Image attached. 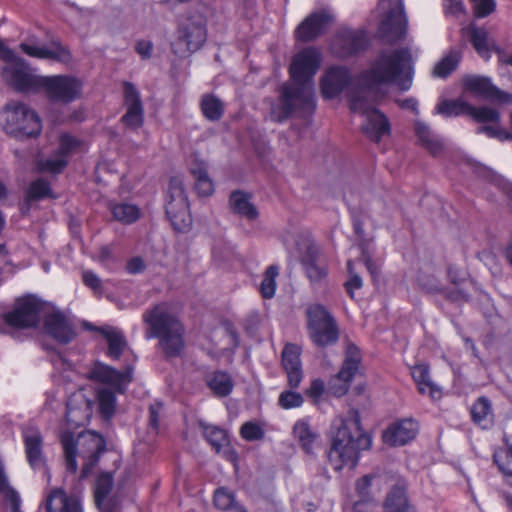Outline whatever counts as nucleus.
I'll use <instances>...</instances> for the list:
<instances>
[{
    "instance_id": "aec40b11",
    "label": "nucleus",
    "mask_w": 512,
    "mask_h": 512,
    "mask_svg": "<svg viewBox=\"0 0 512 512\" xmlns=\"http://www.w3.org/2000/svg\"><path fill=\"white\" fill-rule=\"evenodd\" d=\"M88 377L93 381L111 386L116 392L123 393L132 381V368L127 367L122 372L101 362H96L88 372Z\"/></svg>"
},
{
    "instance_id": "9d476101",
    "label": "nucleus",
    "mask_w": 512,
    "mask_h": 512,
    "mask_svg": "<svg viewBox=\"0 0 512 512\" xmlns=\"http://www.w3.org/2000/svg\"><path fill=\"white\" fill-rule=\"evenodd\" d=\"M5 62L1 77L9 87L21 93H39L43 75L33 73L29 64L15 54Z\"/></svg>"
},
{
    "instance_id": "a211bd4d",
    "label": "nucleus",
    "mask_w": 512,
    "mask_h": 512,
    "mask_svg": "<svg viewBox=\"0 0 512 512\" xmlns=\"http://www.w3.org/2000/svg\"><path fill=\"white\" fill-rule=\"evenodd\" d=\"M42 332L60 344H68L76 337L72 321L59 309L45 312Z\"/></svg>"
},
{
    "instance_id": "b1692460",
    "label": "nucleus",
    "mask_w": 512,
    "mask_h": 512,
    "mask_svg": "<svg viewBox=\"0 0 512 512\" xmlns=\"http://www.w3.org/2000/svg\"><path fill=\"white\" fill-rule=\"evenodd\" d=\"M419 431L418 422L413 418H404L388 426L382 435L389 446H403L412 441Z\"/></svg>"
},
{
    "instance_id": "7ed1b4c3",
    "label": "nucleus",
    "mask_w": 512,
    "mask_h": 512,
    "mask_svg": "<svg viewBox=\"0 0 512 512\" xmlns=\"http://www.w3.org/2000/svg\"><path fill=\"white\" fill-rule=\"evenodd\" d=\"M331 447L328 460L335 471L344 466L354 468L360 458L361 451L372 446V438L363 431L361 417L356 410H351L348 417H336L330 429Z\"/></svg>"
},
{
    "instance_id": "cd10ccee",
    "label": "nucleus",
    "mask_w": 512,
    "mask_h": 512,
    "mask_svg": "<svg viewBox=\"0 0 512 512\" xmlns=\"http://www.w3.org/2000/svg\"><path fill=\"white\" fill-rule=\"evenodd\" d=\"M301 349L295 344H286L282 351V366L287 374L288 385L292 389L299 387L303 379Z\"/></svg>"
},
{
    "instance_id": "5fc2aeb1",
    "label": "nucleus",
    "mask_w": 512,
    "mask_h": 512,
    "mask_svg": "<svg viewBox=\"0 0 512 512\" xmlns=\"http://www.w3.org/2000/svg\"><path fill=\"white\" fill-rule=\"evenodd\" d=\"M347 271L349 273V279L345 283L347 293L351 298H354V291L362 287L361 277L354 271V264L352 260L347 261Z\"/></svg>"
},
{
    "instance_id": "774afa93",
    "label": "nucleus",
    "mask_w": 512,
    "mask_h": 512,
    "mask_svg": "<svg viewBox=\"0 0 512 512\" xmlns=\"http://www.w3.org/2000/svg\"><path fill=\"white\" fill-rule=\"evenodd\" d=\"M7 500L11 503V512H20V497L14 490H9L6 495Z\"/></svg>"
},
{
    "instance_id": "39448f33",
    "label": "nucleus",
    "mask_w": 512,
    "mask_h": 512,
    "mask_svg": "<svg viewBox=\"0 0 512 512\" xmlns=\"http://www.w3.org/2000/svg\"><path fill=\"white\" fill-rule=\"evenodd\" d=\"M45 314V303L33 295L17 298L7 313L0 315V333L19 338V330L37 328Z\"/></svg>"
},
{
    "instance_id": "3c124183",
    "label": "nucleus",
    "mask_w": 512,
    "mask_h": 512,
    "mask_svg": "<svg viewBox=\"0 0 512 512\" xmlns=\"http://www.w3.org/2000/svg\"><path fill=\"white\" fill-rule=\"evenodd\" d=\"M214 505L220 510H234L239 505L235 500L234 493L227 488H218L214 493Z\"/></svg>"
},
{
    "instance_id": "de8ad7c7",
    "label": "nucleus",
    "mask_w": 512,
    "mask_h": 512,
    "mask_svg": "<svg viewBox=\"0 0 512 512\" xmlns=\"http://www.w3.org/2000/svg\"><path fill=\"white\" fill-rule=\"evenodd\" d=\"M471 416L475 423L486 428L491 423V404L485 397H480L471 407Z\"/></svg>"
},
{
    "instance_id": "72a5a7b5",
    "label": "nucleus",
    "mask_w": 512,
    "mask_h": 512,
    "mask_svg": "<svg viewBox=\"0 0 512 512\" xmlns=\"http://www.w3.org/2000/svg\"><path fill=\"white\" fill-rule=\"evenodd\" d=\"M463 32L468 37L478 55L482 58L489 59L493 43L489 39L487 30L471 23L463 29Z\"/></svg>"
},
{
    "instance_id": "c756f323",
    "label": "nucleus",
    "mask_w": 512,
    "mask_h": 512,
    "mask_svg": "<svg viewBox=\"0 0 512 512\" xmlns=\"http://www.w3.org/2000/svg\"><path fill=\"white\" fill-rule=\"evenodd\" d=\"M302 265L312 284L321 282L328 274L327 261L319 248L310 245L303 258Z\"/></svg>"
},
{
    "instance_id": "09e8293b",
    "label": "nucleus",
    "mask_w": 512,
    "mask_h": 512,
    "mask_svg": "<svg viewBox=\"0 0 512 512\" xmlns=\"http://www.w3.org/2000/svg\"><path fill=\"white\" fill-rule=\"evenodd\" d=\"M279 274V268L276 265H270L265 270L263 280L260 284V293L263 298L271 299L276 291V277Z\"/></svg>"
},
{
    "instance_id": "dca6fc26",
    "label": "nucleus",
    "mask_w": 512,
    "mask_h": 512,
    "mask_svg": "<svg viewBox=\"0 0 512 512\" xmlns=\"http://www.w3.org/2000/svg\"><path fill=\"white\" fill-rule=\"evenodd\" d=\"M207 32L203 24L190 21L177 30V38L171 43L172 52L178 57H186L199 50L206 42Z\"/></svg>"
},
{
    "instance_id": "ddd939ff",
    "label": "nucleus",
    "mask_w": 512,
    "mask_h": 512,
    "mask_svg": "<svg viewBox=\"0 0 512 512\" xmlns=\"http://www.w3.org/2000/svg\"><path fill=\"white\" fill-rule=\"evenodd\" d=\"M19 49L25 55L39 60H48L61 64H68L72 60L70 50L59 40H52L49 44L45 45L35 35L25 38L19 44Z\"/></svg>"
},
{
    "instance_id": "37998d69",
    "label": "nucleus",
    "mask_w": 512,
    "mask_h": 512,
    "mask_svg": "<svg viewBox=\"0 0 512 512\" xmlns=\"http://www.w3.org/2000/svg\"><path fill=\"white\" fill-rule=\"evenodd\" d=\"M206 382L214 394L220 397L228 396L232 392L234 386L230 375L223 371L214 372L207 377Z\"/></svg>"
},
{
    "instance_id": "49530a36",
    "label": "nucleus",
    "mask_w": 512,
    "mask_h": 512,
    "mask_svg": "<svg viewBox=\"0 0 512 512\" xmlns=\"http://www.w3.org/2000/svg\"><path fill=\"white\" fill-rule=\"evenodd\" d=\"M99 413L105 419H110L116 409L115 392L108 388H101L97 391Z\"/></svg>"
},
{
    "instance_id": "473e14b6",
    "label": "nucleus",
    "mask_w": 512,
    "mask_h": 512,
    "mask_svg": "<svg viewBox=\"0 0 512 512\" xmlns=\"http://www.w3.org/2000/svg\"><path fill=\"white\" fill-rule=\"evenodd\" d=\"M411 376L418 387V391L421 394L428 393V395L434 400L441 398V389L432 382L430 378L429 366L427 364L421 363L413 366L411 368Z\"/></svg>"
},
{
    "instance_id": "4c0bfd02",
    "label": "nucleus",
    "mask_w": 512,
    "mask_h": 512,
    "mask_svg": "<svg viewBox=\"0 0 512 512\" xmlns=\"http://www.w3.org/2000/svg\"><path fill=\"white\" fill-rule=\"evenodd\" d=\"M293 434L307 454H314L318 435L311 429L307 421L298 420L293 426Z\"/></svg>"
},
{
    "instance_id": "423d86ee",
    "label": "nucleus",
    "mask_w": 512,
    "mask_h": 512,
    "mask_svg": "<svg viewBox=\"0 0 512 512\" xmlns=\"http://www.w3.org/2000/svg\"><path fill=\"white\" fill-rule=\"evenodd\" d=\"M0 125L15 137H35L41 132V120L37 113L21 102H10L0 111Z\"/></svg>"
},
{
    "instance_id": "4be33fe9",
    "label": "nucleus",
    "mask_w": 512,
    "mask_h": 512,
    "mask_svg": "<svg viewBox=\"0 0 512 512\" xmlns=\"http://www.w3.org/2000/svg\"><path fill=\"white\" fill-rule=\"evenodd\" d=\"M123 88L126 113L121 117V122L131 129H138L144 123V107L140 93L131 82H124Z\"/></svg>"
},
{
    "instance_id": "393cba45",
    "label": "nucleus",
    "mask_w": 512,
    "mask_h": 512,
    "mask_svg": "<svg viewBox=\"0 0 512 512\" xmlns=\"http://www.w3.org/2000/svg\"><path fill=\"white\" fill-rule=\"evenodd\" d=\"M22 437L27 461L32 469L43 466V437L38 427L26 425L22 429Z\"/></svg>"
},
{
    "instance_id": "13d9d810",
    "label": "nucleus",
    "mask_w": 512,
    "mask_h": 512,
    "mask_svg": "<svg viewBox=\"0 0 512 512\" xmlns=\"http://www.w3.org/2000/svg\"><path fill=\"white\" fill-rule=\"evenodd\" d=\"M82 280L86 286L90 287L95 292L102 289L101 279L91 270L83 271Z\"/></svg>"
},
{
    "instance_id": "58836bf2",
    "label": "nucleus",
    "mask_w": 512,
    "mask_h": 512,
    "mask_svg": "<svg viewBox=\"0 0 512 512\" xmlns=\"http://www.w3.org/2000/svg\"><path fill=\"white\" fill-rule=\"evenodd\" d=\"M230 206L236 214L255 220L258 217L256 207L249 201V196L242 191H234L230 195Z\"/></svg>"
},
{
    "instance_id": "c03bdc74",
    "label": "nucleus",
    "mask_w": 512,
    "mask_h": 512,
    "mask_svg": "<svg viewBox=\"0 0 512 512\" xmlns=\"http://www.w3.org/2000/svg\"><path fill=\"white\" fill-rule=\"evenodd\" d=\"M203 434L208 443L219 453L222 449L229 446L230 441L227 431L213 425L203 426Z\"/></svg>"
},
{
    "instance_id": "0e129e2a",
    "label": "nucleus",
    "mask_w": 512,
    "mask_h": 512,
    "mask_svg": "<svg viewBox=\"0 0 512 512\" xmlns=\"http://www.w3.org/2000/svg\"><path fill=\"white\" fill-rule=\"evenodd\" d=\"M145 263L141 257H133L126 264V270L130 274H138L144 271Z\"/></svg>"
},
{
    "instance_id": "f704fd0d",
    "label": "nucleus",
    "mask_w": 512,
    "mask_h": 512,
    "mask_svg": "<svg viewBox=\"0 0 512 512\" xmlns=\"http://www.w3.org/2000/svg\"><path fill=\"white\" fill-rule=\"evenodd\" d=\"M414 132L418 142L432 155H438L443 149L441 139L430 129V127L422 122L416 121L414 124Z\"/></svg>"
},
{
    "instance_id": "e2e57ef3",
    "label": "nucleus",
    "mask_w": 512,
    "mask_h": 512,
    "mask_svg": "<svg viewBox=\"0 0 512 512\" xmlns=\"http://www.w3.org/2000/svg\"><path fill=\"white\" fill-rule=\"evenodd\" d=\"M445 12L452 15H458L464 12L463 3L460 0H443Z\"/></svg>"
},
{
    "instance_id": "6e6d98bb",
    "label": "nucleus",
    "mask_w": 512,
    "mask_h": 512,
    "mask_svg": "<svg viewBox=\"0 0 512 512\" xmlns=\"http://www.w3.org/2000/svg\"><path fill=\"white\" fill-rule=\"evenodd\" d=\"M373 478L372 475H364L356 481L355 489L359 499L373 498L370 493Z\"/></svg>"
},
{
    "instance_id": "ea45409f",
    "label": "nucleus",
    "mask_w": 512,
    "mask_h": 512,
    "mask_svg": "<svg viewBox=\"0 0 512 512\" xmlns=\"http://www.w3.org/2000/svg\"><path fill=\"white\" fill-rule=\"evenodd\" d=\"M52 193L50 183L44 178L32 181L25 190V198L22 209L29 210L30 203L42 200Z\"/></svg>"
},
{
    "instance_id": "f03ea898",
    "label": "nucleus",
    "mask_w": 512,
    "mask_h": 512,
    "mask_svg": "<svg viewBox=\"0 0 512 512\" xmlns=\"http://www.w3.org/2000/svg\"><path fill=\"white\" fill-rule=\"evenodd\" d=\"M322 61L321 52L307 47L298 52L290 65L291 83H284L280 89L279 101L273 103L270 117L283 122L296 111L310 112L316 107L313 77Z\"/></svg>"
},
{
    "instance_id": "2eb2a0df",
    "label": "nucleus",
    "mask_w": 512,
    "mask_h": 512,
    "mask_svg": "<svg viewBox=\"0 0 512 512\" xmlns=\"http://www.w3.org/2000/svg\"><path fill=\"white\" fill-rule=\"evenodd\" d=\"M468 117L480 124L476 128L477 134H485L501 142L512 139V134L501 126V115L498 109L488 105L478 107L470 105Z\"/></svg>"
},
{
    "instance_id": "69168bd1",
    "label": "nucleus",
    "mask_w": 512,
    "mask_h": 512,
    "mask_svg": "<svg viewBox=\"0 0 512 512\" xmlns=\"http://www.w3.org/2000/svg\"><path fill=\"white\" fill-rule=\"evenodd\" d=\"M136 52L144 59L150 58L153 50V44L150 41L140 40L135 46Z\"/></svg>"
},
{
    "instance_id": "4468645a",
    "label": "nucleus",
    "mask_w": 512,
    "mask_h": 512,
    "mask_svg": "<svg viewBox=\"0 0 512 512\" xmlns=\"http://www.w3.org/2000/svg\"><path fill=\"white\" fill-rule=\"evenodd\" d=\"M84 150L85 143L81 139L70 133H62L59 136L58 149L48 158L39 160L37 167L41 172L60 173L68 165V159L72 154Z\"/></svg>"
},
{
    "instance_id": "f8f14e48",
    "label": "nucleus",
    "mask_w": 512,
    "mask_h": 512,
    "mask_svg": "<svg viewBox=\"0 0 512 512\" xmlns=\"http://www.w3.org/2000/svg\"><path fill=\"white\" fill-rule=\"evenodd\" d=\"M165 210L175 230L182 232L190 227L189 202L183 181L178 176L169 181Z\"/></svg>"
},
{
    "instance_id": "1a4fd4ad",
    "label": "nucleus",
    "mask_w": 512,
    "mask_h": 512,
    "mask_svg": "<svg viewBox=\"0 0 512 512\" xmlns=\"http://www.w3.org/2000/svg\"><path fill=\"white\" fill-rule=\"evenodd\" d=\"M306 316L309 336L316 346L326 347L338 341L339 329L336 320L323 305H310Z\"/></svg>"
},
{
    "instance_id": "2f4dec72",
    "label": "nucleus",
    "mask_w": 512,
    "mask_h": 512,
    "mask_svg": "<svg viewBox=\"0 0 512 512\" xmlns=\"http://www.w3.org/2000/svg\"><path fill=\"white\" fill-rule=\"evenodd\" d=\"M86 327L90 330L100 332L108 343V356L112 359H119L124 350L127 348L128 343L123 332L112 326L94 327L87 324Z\"/></svg>"
},
{
    "instance_id": "bf43d9fd",
    "label": "nucleus",
    "mask_w": 512,
    "mask_h": 512,
    "mask_svg": "<svg viewBox=\"0 0 512 512\" xmlns=\"http://www.w3.org/2000/svg\"><path fill=\"white\" fill-rule=\"evenodd\" d=\"M376 506L374 498L359 499L353 504V512H375Z\"/></svg>"
},
{
    "instance_id": "7c9ffc66",
    "label": "nucleus",
    "mask_w": 512,
    "mask_h": 512,
    "mask_svg": "<svg viewBox=\"0 0 512 512\" xmlns=\"http://www.w3.org/2000/svg\"><path fill=\"white\" fill-rule=\"evenodd\" d=\"M47 512H83L78 498L68 496L62 489H53L46 498Z\"/></svg>"
},
{
    "instance_id": "680f3d73",
    "label": "nucleus",
    "mask_w": 512,
    "mask_h": 512,
    "mask_svg": "<svg viewBox=\"0 0 512 512\" xmlns=\"http://www.w3.org/2000/svg\"><path fill=\"white\" fill-rule=\"evenodd\" d=\"M325 389L324 382L321 379H314L310 387L306 390V394L314 399L319 398Z\"/></svg>"
},
{
    "instance_id": "338daca9",
    "label": "nucleus",
    "mask_w": 512,
    "mask_h": 512,
    "mask_svg": "<svg viewBox=\"0 0 512 512\" xmlns=\"http://www.w3.org/2000/svg\"><path fill=\"white\" fill-rule=\"evenodd\" d=\"M396 103L402 109H409L413 111L415 114H419L418 110V102L415 98H407V99H397Z\"/></svg>"
},
{
    "instance_id": "6ab92c4d",
    "label": "nucleus",
    "mask_w": 512,
    "mask_h": 512,
    "mask_svg": "<svg viewBox=\"0 0 512 512\" xmlns=\"http://www.w3.org/2000/svg\"><path fill=\"white\" fill-rule=\"evenodd\" d=\"M93 405L94 401L83 390L72 393L66 403L67 430L87 425L93 414Z\"/></svg>"
},
{
    "instance_id": "9b49d317",
    "label": "nucleus",
    "mask_w": 512,
    "mask_h": 512,
    "mask_svg": "<svg viewBox=\"0 0 512 512\" xmlns=\"http://www.w3.org/2000/svg\"><path fill=\"white\" fill-rule=\"evenodd\" d=\"M378 7L385 12L378 28L379 38L388 44L399 42L405 37L407 30L402 0H379Z\"/></svg>"
},
{
    "instance_id": "4d7b16f0",
    "label": "nucleus",
    "mask_w": 512,
    "mask_h": 512,
    "mask_svg": "<svg viewBox=\"0 0 512 512\" xmlns=\"http://www.w3.org/2000/svg\"><path fill=\"white\" fill-rule=\"evenodd\" d=\"M472 2L474 3L475 15L479 18L488 16L496 7L494 0H476Z\"/></svg>"
},
{
    "instance_id": "c9c22d12",
    "label": "nucleus",
    "mask_w": 512,
    "mask_h": 512,
    "mask_svg": "<svg viewBox=\"0 0 512 512\" xmlns=\"http://www.w3.org/2000/svg\"><path fill=\"white\" fill-rule=\"evenodd\" d=\"M190 172L195 179L196 192L200 196H210L214 191V184L208 176L206 163L195 159L190 164Z\"/></svg>"
},
{
    "instance_id": "a878e982",
    "label": "nucleus",
    "mask_w": 512,
    "mask_h": 512,
    "mask_svg": "<svg viewBox=\"0 0 512 512\" xmlns=\"http://www.w3.org/2000/svg\"><path fill=\"white\" fill-rule=\"evenodd\" d=\"M349 70L343 66L329 68L321 79V93L326 99L338 96L350 83Z\"/></svg>"
},
{
    "instance_id": "e433bc0d",
    "label": "nucleus",
    "mask_w": 512,
    "mask_h": 512,
    "mask_svg": "<svg viewBox=\"0 0 512 512\" xmlns=\"http://www.w3.org/2000/svg\"><path fill=\"white\" fill-rule=\"evenodd\" d=\"M113 488V476L109 472L101 473L95 482L94 496L95 503L101 512H112L110 508L106 507L105 500L111 493Z\"/></svg>"
},
{
    "instance_id": "412c9836",
    "label": "nucleus",
    "mask_w": 512,
    "mask_h": 512,
    "mask_svg": "<svg viewBox=\"0 0 512 512\" xmlns=\"http://www.w3.org/2000/svg\"><path fill=\"white\" fill-rule=\"evenodd\" d=\"M361 363V353L359 348L353 344L349 343L345 349V359L342 364L340 371L335 376L336 381H341L342 384L336 387L334 384H330V388L333 391V394L337 396H342L347 393L349 390L350 382L353 380L356 375L359 365Z\"/></svg>"
},
{
    "instance_id": "20e7f679",
    "label": "nucleus",
    "mask_w": 512,
    "mask_h": 512,
    "mask_svg": "<svg viewBox=\"0 0 512 512\" xmlns=\"http://www.w3.org/2000/svg\"><path fill=\"white\" fill-rule=\"evenodd\" d=\"M143 321L149 326L146 338H157L158 346L166 358L180 356L185 347V329L166 304H158L145 311Z\"/></svg>"
},
{
    "instance_id": "6e6552de",
    "label": "nucleus",
    "mask_w": 512,
    "mask_h": 512,
    "mask_svg": "<svg viewBox=\"0 0 512 512\" xmlns=\"http://www.w3.org/2000/svg\"><path fill=\"white\" fill-rule=\"evenodd\" d=\"M83 86V81L73 75H43L39 93H43L51 103L66 105L82 97Z\"/></svg>"
},
{
    "instance_id": "a18cd8bd",
    "label": "nucleus",
    "mask_w": 512,
    "mask_h": 512,
    "mask_svg": "<svg viewBox=\"0 0 512 512\" xmlns=\"http://www.w3.org/2000/svg\"><path fill=\"white\" fill-rule=\"evenodd\" d=\"M111 212L115 220L123 224H132L140 217V210L136 205L128 203H118L111 207Z\"/></svg>"
},
{
    "instance_id": "864d4df0",
    "label": "nucleus",
    "mask_w": 512,
    "mask_h": 512,
    "mask_svg": "<svg viewBox=\"0 0 512 512\" xmlns=\"http://www.w3.org/2000/svg\"><path fill=\"white\" fill-rule=\"evenodd\" d=\"M304 403L303 396L292 390H284L278 398V405L283 409L298 408Z\"/></svg>"
},
{
    "instance_id": "79ce46f5",
    "label": "nucleus",
    "mask_w": 512,
    "mask_h": 512,
    "mask_svg": "<svg viewBox=\"0 0 512 512\" xmlns=\"http://www.w3.org/2000/svg\"><path fill=\"white\" fill-rule=\"evenodd\" d=\"M201 112L209 121H218L225 112L223 102L213 94H205L200 101Z\"/></svg>"
},
{
    "instance_id": "603ef678",
    "label": "nucleus",
    "mask_w": 512,
    "mask_h": 512,
    "mask_svg": "<svg viewBox=\"0 0 512 512\" xmlns=\"http://www.w3.org/2000/svg\"><path fill=\"white\" fill-rule=\"evenodd\" d=\"M240 435L246 441L262 440L265 436V430L256 422H245L240 428Z\"/></svg>"
},
{
    "instance_id": "a19ab883",
    "label": "nucleus",
    "mask_w": 512,
    "mask_h": 512,
    "mask_svg": "<svg viewBox=\"0 0 512 512\" xmlns=\"http://www.w3.org/2000/svg\"><path fill=\"white\" fill-rule=\"evenodd\" d=\"M470 105L459 98L456 100H442L435 107V113L446 118L457 116H469Z\"/></svg>"
},
{
    "instance_id": "052dcab7",
    "label": "nucleus",
    "mask_w": 512,
    "mask_h": 512,
    "mask_svg": "<svg viewBox=\"0 0 512 512\" xmlns=\"http://www.w3.org/2000/svg\"><path fill=\"white\" fill-rule=\"evenodd\" d=\"M161 409H162V404L159 402L151 404L149 407V425L154 431H158V429H159V420H160Z\"/></svg>"
},
{
    "instance_id": "f257e3e1",
    "label": "nucleus",
    "mask_w": 512,
    "mask_h": 512,
    "mask_svg": "<svg viewBox=\"0 0 512 512\" xmlns=\"http://www.w3.org/2000/svg\"><path fill=\"white\" fill-rule=\"evenodd\" d=\"M411 55L407 48L381 50L371 61L368 69L359 74V86L348 93L350 109L366 117L362 129L374 142L390 134L388 118L375 105L382 95L379 89L395 84L401 91H407L412 85V77H402Z\"/></svg>"
},
{
    "instance_id": "bb28decb",
    "label": "nucleus",
    "mask_w": 512,
    "mask_h": 512,
    "mask_svg": "<svg viewBox=\"0 0 512 512\" xmlns=\"http://www.w3.org/2000/svg\"><path fill=\"white\" fill-rule=\"evenodd\" d=\"M464 85L469 92L488 101L506 103L510 100V95L499 90L487 77L468 76Z\"/></svg>"
},
{
    "instance_id": "5701e85b",
    "label": "nucleus",
    "mask_w": 512,
    "mask_h": 512,
    "mask_svg": "<svg viewBox=\"0 0 512 512\" xmlns=\"http://www.w3.org/2000/svg\"><path fill=\"white\" fill-rule=\"evenodd\" d=\"M333 17L321 10L311 13L297 27L295 36L302 42H310L325 33L330 26Z\"/></svg>"
},
{
    "instance_id": "0eeeda50",
    "label": "nucleus",
    "mask_w": 512,
    "mask_h": 512,
    "mask_svg": "<svg viewBox=\"0 0 512 512\" xmlns=\"http://www.w3.org/2000/svg\"><path fill=\"white\" fill-rule=\"evenodd\" d=\"M78 440L87 446V450L90 453L89 458L94 462L98 461L100 454L106 449L105 439L95 431L80 432L78 434L70 430L62 431L60 441L64 450L65 465L67 471L71 473H76L78 469L76 461Z\"/></svg>"
},
{
    "instance_id": "8fccbe9b",
    "label": "nucleus",
    "mask_w": 512,
    "mask_h": 512,
    "mask_svg": "<svg viewBox=\"0 0 512 512\" xmlns=\"http://www.w3.org/2000/svg\"><path fill=\"white\" fill-rule=\"evenodd\" d=\"M459 61L460 53L456 50H452L435 65L433 74L437 77L445 78L456 69Z\"/></svg>"
},
{
    "instance_id": "c85d7f7f",
    "label": "nucleus",
    "mask_w": 512,
    "mask_h": 512,
    "mask_svg": "<svg viewBox=\"0 0 512 512\" xmlns=\"http://www.w3.org/2000/svg\"><path fill=\"white\" fill-rule=\"evenodd\" d=\"M414 507L408 496L407 480L398 477L386 493L383 501V512H397Z\"/></svg>"
},
{
    "instance_id": "f3484780",
    "label": "nucleus",
    "mask_w": 512,
    "mask_h": 512,
    "mask_svg": "<svg viewBox=\"0 0 512 512\" xmlns=\"http://www.w3.org/2000/svg\"><path fill=\"white\" fill-rule=\"evenodd\" d=\"M369 45L370 40L365 30L344 28L335 34L331 48L339 57H348L366 50Z\"/></svg>"
}]
</instances>
